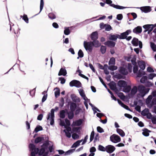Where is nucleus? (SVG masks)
<instances>
[{
	"mask_svg": "<svg viewBox=\"0 0 156 156\" xmlns=\"http://www.w3.org/2000/svg\"><path fill=\"white\" fill-rule=\"evenodd\" d=\"M49 144V141H46L41 145L40 149L38 148V154L39 156H47L48 155L49 153L48 147Z\"/></svg>",
	"mask_w": 156,
	"mask_h": 156,
	"instance_id": "nucleus-1",
	"label": "nucleus"
},
{
	"mask_svg": "<svg viewBox=\"0 0 156 156\" xmlns=\"http://www.w3.org/2000/svg\"><path fill=\"white\" fill-rule=\"evenodd\" d=\"M138 89L140 95L142 98H143L146 94L148 93L150 90L149 88H146L144 86L142 85L138 86Z\"/></svg>",
	"mask_w": 156,
	"mask_h": 156,
	"instance_id": "nucleus-2",
	"label": "nucleus"
},
{
	"mask_svg": "<svg viewBox=\"0 0 156 156\" xmlns=\"http://www.w3.org/2000/svg\"><path fill=\"white\" fill-rule=\"evenodd\" d=\"M84 47L87 51L92 52L93 50V46L91 41L87 42L84 41L83 43Z\"/></svg>",
	"mask_w": 156,
	"mask_h": 156,
	"instance_id": "nucleus-3",
	"label": "nucleus"
},
{
	"mask_svg": "<svg viewBox=\"0 0 156 156\" xmlns=\"http://www.w3.org/2000/svg\"><path fill=\"white\" fill-rule=\"evenodd\" d=\"M110 140L113 143H116L121 141V138L119 136L115 134H113L110 137Z\"/></svg>",
	"mask_w": 156,
	"mask_h": 156,
	"instance_id": "nucleus-4",
	"label": "nucleus"
},
{
	"mask_svg": "<svg viewBox=\"0 0 156 156\" xmlns=\"http://www.w3.org/2000/svg\"><path fill=\"white\" fill-rule=\"evenodd\" d=\"M69 85L70 87L75 86L76 87L79 88L81 87L82 84L80 81L73 80L69 83Z\"/></svg>",
	"mask_w": 156,
	"mask_h": 156,
	"instance_id": "nucleus-5",
	"label": "nucleus"
},
{
	"mask_svg": "<svg viewBox=\"0 0 156 156\" xmlns=\"http://www.w3.org/2000/svg\"><path fill=\"white\" fill-rule=\"evenodd\" d=\"M131 31L130 30H127L125 32H123L121 34V35L119 36V38L120 39H126L128 35L130 34Z\"/></svg>",
	"mask_w": 156,
	"mask_h": 156,
	"instance_id": "nucleus-6",
	"label": "nucleus"
},
{
	"mask_svg": "<svg viewBox=\"0 0 156 156\" xmlns=\"http://www.w3.org/2000/svg\"><path fill=\"white\" fill-rule=\"evenodd\" d=\"M106 151L109 154L112 153L115 149V148L113 146L108 145L106 146Z\"/></svg>",
	"mask_w": 156,
	"mask_h": 156,
	"instance_id": "nucleus-7",
	"label": "nucleus"
},
{
	"mask_svg": "<svg viewBox=\"0 0 156 156\" xmlns=\"http://www.w3.org/2000/svg\"><path fill=\"white\" fill-rule=\"evenodd\" d=\"M109 85L112 90H114L116 93L120 91V89H119L116 87V84L114 82H112V83H110Z\"/></svg>",
	"mask_w": 156,
	"mask_h": 156,
	"instance_id": "nucleus-8",
	"label": "nucleus"
},
{
	"mask_svg": "<svg viewBox=\"0 0 156 156\" xmlns=\"http://www.w3.org/2000/svg\"><path fill=\"white\" fill-rule=\"evenodd\" d=\"M140 9L141 11L145 13H148L151 11V9L149 6H145L141 7Z\"/></svg>",
	"mask_w": 156,
	"mask_h": 156,
	"instance_id": "nucleus-9",
	"label": "nucleus"
},
{
	"mask_svg": "<svg viewBox=\"0 0 156 156\" xmlns=\"http://www.w3.org/2000/svg\"><path fill=\"white\" fill-rule=\"evenodd\" d=\"M104 44L110 48L114 47L115 45V42L111 41H108L105 42Z\"/></svg>",
	"mask_w": 156,
	"mask_h": 156,
	"instance_id": "nucleus-10",
	"label": "nucleus"
},
{
	"mask_svg": "<svg viewBox=\"0 0 156 156\" xmlns=\"http://www.w3.org/2000/svg\"><path fill=\"white\" fill-rule=\"evenodd\" d=\"M119 71L120 73L124 75H126L128 73L127 69L123 67H119Z\"/></svg>",
	"mask_w": 156,
	"mask_h": 156,
	"instance_id": "nucleus-11",
	"label": "nucleus"
},
{
	"mask_svg": "<svg viewBox=\"0 0 156 156\" xmlns=\"http://www.w3.org/2000/svg\"><path fill=\"white\" fill-rule=\"evenodd\" d=\"M118 85L120 87H124L127 85V82L123 80H119L118 82Z\"/></svg>",
	"mask_w": 156,
	"mask_h": 156,
	"instance_id": "nucleus-12",
	"label": "nucleus"
},
{
	"mask_svg": "<svg viewBox=\"0 0 156 156\" xmlns=\"http://www.w3.org/2000/svg\"><path fill=\"white\" fill-rule=\"evenodd\" d=\"M133 32L136 34H138L141 33L142 28L141 26H138L135 28L133 30Z\"/></svg>",
	"mask_w": 156,
	"mask_h": 156,
	"instance_id": "nucleus-13",
	"label": "nucleus"
},
{
	"mask_svg": "<svg viewBox=\"0 0 156 156\" xmlns=\"http://www.w3.org/2000/svg\"><path fill=\"white\" fill-rule=\"evenodd\" d=\"M98 33L97 31L93 32L90 35V38L92 41L97 40L98 38Z\"/></svg>",
	"mask_w": 156,
	"mask_h": 156,
	"instance_id": "nucleus-14",
	"label": "nucleus"
},
{
	"mask_svg": "<svg viewBox=\"0 0 156 156\" xmlns=\"http://www.w3.org/2000/svg\"><path fill=\"white\" fill-rule=\"evenodd\" d=\"M119 35L118 34H115L112 35L110 34L109 36V39L110 40L113 41H116L117 38H119Z\"/></svg>",
	"mask_w": 156,
	"mask_h": 156,
	"instance_id": "nucleus-15",
	"label": "nucleus"
},
{
	"mask_svg": "<svg viewBox=\"0 0 156 156\" xmlns=\"http://www.w3.org/2000/svg\"><path fill=\"white\" fill-rule=\"evenodd\" d=\"M91 42H92L93 46L95 48H98L101 46V43L97 40H93Z\"/></svg>",
	"mask_w": 156,
	"mask_h": 156,
	"instance_id": "nucleus-16",
	"label": "nucleus"
},
{
	"mask_svg": "<svg viewBox=\"0 0 156 156\" xmlns=\"http://www.w3.org/2000/svg\"><path fill=\"white\" fill-rule=\"evenodd\" d=\"M67 73V71L65 69L61 68L60 70L58 73V75L59 76H61L62 75L65 76L66 75Z\"/></svg>",
	"mask_w": 156,
	"mask_h": 156,
	"instance_id": "nucleus-17",
	"label": "nucleus"
},
{
	"mask_svg": "<svg viewBox=\"0 0 156 156\" xmlns=\"http://www.w3.org/2000/svg\"><path fill=\"white\" fill-rule=\"evenodd\" d=\"M77 107V105L75 103L71 102L70 105V111L74 112Z\"/></svg>",
	"mask_w": 156,
	"mask_h": 156,
	"instance_id": "nucleus-18",
	"label": "nucleus"
},
{
	"mask_svg": "<svg viewBox=\"0 0 156 156\" xmlns=\"http://www.w3.org/2000/svg\"><path fill=\"white\" fill-rule=\"evenodd\" d=\"M55 111V110L52 108L51 109L50 111V113H49L47 115V120H49L50 119V117H54V112Z\"/></svg>",
	"mask_w": 156,
	"mask_h": 156,
	"instance_id": "nucleus-19",
	"label": "nucleus"
},
{
	"mask_svg": "<svg viewBox=\"0 0 156 156\" xmlns=\"http://www.w3.org/2000/svg\"><path fill=\"white\" fill-rule=\"evenodd\" d=\"M71 130V128L70 127H69L66 129H64L63 130L64 132H65L66 134V136L69 138H70L71 136V134L69 133V131H70Z\"/></svg>",
	"mask_w": 156,
	"mask_h": 156,
	"instance_id": "nucleus-20",
	"label": "nucleus"
},
{
	"mask_svg": "<svg viewBox=\"0 0 156 156\" xmlns=\"http://www.w3.org/2000/svg\"><path fill=\"white\" fill-rule=\"evenodd\" d=\"M79 93L80 95L82 97L83 99L86 101L88 99L86 96L83 90L82 89H80L79 91Z\"/></svg>",
	"mask_w": 156,
	"mask_h": 156,
	"instance_id": "nucleus-21",
	"label": "nucleus"
},
{
	"mask_svg": "<svg viewBox=\"0 0 156 156\" xmlns=\"http://www.w3.org/2000/svg\"><path fill=\"white\" fill-rule=\"evenodd\" d=\"M71 98L73 101L75 102H79L80 101V98L76 96L75 95H71Z\"/></svg>",
	"mask_w": 156,
	"mask_h": 156,
	"instance_id": "nucleus-22",
	"label": "nucleus"
},
{
	"mask_svg": "<svg viewBox=\"0 0 156 156\" xmlns=\"http://www.w3.org/2000/svg\"><path fill=\"white\" fill-rule=\"evenodd\" d=\"M110 6L112 7L115 9H122L127 8L126 7H124L118 5H115L114 4H112V5H110Z\"/></svg>",
	"mask_w": 156,
	"mask_h": 156,
	"instance_id": "nucleus-23",
	"label": "nucleus"
},
{
	"mask_svg": "<svg viewBox=\"0 0 156 156\" xmlns=\"http://www.w3.org/2000/svg\"><path fill=\"white\" fill-rule=\"evenodd\" d=\"M131 88V86L130 85H127L123 87L122 91L125 93H128L130 91Z\"/></svg>",
	"mask_w": 156,
	"mask_h": 156,
	"instance_id": "nucleus-24",
	"label": "nucleus"
},
{
	"mask_svg": "<svg viewBox=\"0 0 156 156\" xmlns=\"http://www.w3.org/2000/svg\"><path fill=\"white\" fill-rule=\"evenodd\" d=\"M44 140V137L39 136L37 137L35 140L34 142L36 144H37Z\"/></svg>",
	"mask_w": 156,
	"mask_h": 156,
	"instance_id": "nucleus-25",
	"label": "nucleus"
},
{
	"mask_svg": "<svg viewBox=\"0 0 156 156\" xmlns=\"http://www.w3.org/2000/svg\"><path fill=\"white\" fill-rule=\"evenodd\" d=\"M143 132H142L143 135L145 136H148L149 135V133L151 132V131L147 129L146 128H144L143 130Z\"/></svg>",
	"mask_w": 156,
	"mask_h": 156,
	"instance_id": "nucleus-26",
	"label": "nucleus"
},
{
	"mask_svg": "<svg viewBox=\"0 0 156 156\" xmlns=\"http://www.w3.org/2000/svg\"><path fill=\"white\" fill-rule=\"evenodd\" d=\"M139 41L137 38L134 37L132 40L131 43L134 46H136L138 45Z\"/></svg>",
	"mask_w": 156,
	"mask_h": 156,
	"instance_id": "nucleus-27",
	"label": "nucleus"
},
{
	"mask_svg": "<svg viewBox=\"0 0 156 156\" xmlns=\"http://www.w3.org/2000/svg\"><path fill=\"white\" fill-rule=\"evenodd\" d=\"M83 140V139H82L80 140H78L77 141L73 144L72 145L71 147H77L80 145V143Z\"/></svg>",
	"mask_w": 156,
	"mask_h": 156,
	"instance_id": "nucleus-28",
	"label": "nucleus"
},
{
	"mask_svg": "<svg viewBox=\"0 0 156 156\" xmlns=\"http://www.w3.org/2000/svg\"><path fill=\"white\" fill-rule=\"evenodd\" d=\"M152 98V96L151 95H149L147 98L146 99V104L147 105L148 107L149 106V105L151 103V100Z\"/></svg>",
	"mask_w": 156,
	"mask_h": 156,
	"instance_id": "nucleus-29",
	"label": "nucleus"
},
{
	"mask_svg": "<svg viewBox=\"0 0 156 156\" xmlns=\"http://www.w3.org/2000/svg\"><path fill=\"white\" fill-rule=\"evenodd\" d=\"M116 131L117 133L122 137H123L125 136V133L122 129L117 128L116 129Z\"/></svg>",
	"mask_w": 156,
	"mask_h": 156,
	"instance_id": "nucleus-30",
	"label": "nucleus"
},
{
	"mask_svg": "<svg viewBox=\"0 0 156 156\" xmlns=\"http://www.w3.org/2000/svg\"><path fill=\"white\" fill-rule=\"evenodd\" d=\"M138 90V87L136 86H134L133 87L132 89L131 90V93L132 94H135Z\"/></svg>",
	"mask_w": 156,
	"mask_h": 156,
	"instance_id": "nucleus-31",
	"label": "nucleus"
},
{
	"mask_svg": "<svg viewBox=\"0 0 156 156\" xmlns=\"http://www.w3.org/2000/svg\"><path fill=\"white\" fill-rule=\"evenodd\" d=\"M138 64L140 68V69L142 70H143L145 69V65L144 62H140L138 63Z\"/></svg>",
	"mask_w": 156,
	"mask_h": 156,
	"instance_id": "nucleus-32",
	"label": "nucleus"
},
{
	"mask_svg": "<svg viewBox=\"0 0 156 156\" xmlns=\"http://www.w3.org/2000/svg\"><path fill=\"white\" fill-rule=\"evenodd\" d=\"M56 90L55 92V96L56 98L58 97L59 96L60 93V90L59 88L57 87H55L54 90Z\"/></svg>",
	"mask_w": 156,
	"mask_h": 156,
	"instance_id": "nucleus-33",
	"label": "nucleus"
},
{
	"mask_svg": "<svg viewBox=\"0 0 156 156\" xmlns=\"http://www.w3.org/2000/svg\"><path fill=\"white\" fill-rule=\"evenodd\" d=\"M83 122V120L81 119H79L74 122L75 125L76 126H79L81 125Z\"/></svg>",
	"mask_w": 156,
	"mask_h": 156,
	"instance_id": "nucleus-34",
	"label": "nucleus"
},
{
	"mask_svg": "<svg viewBox=\"0 0 156 156\" xmlns=\"http://www.w3.org/2000/svg\"><path fill=\"white\" fill-rule=\"evenodd\" d=\"M115 60L114 57H112L110 58L108 62V65H114L115 64Z\"/></svg>",
	"mask_w": 156,
	"mask_h": 156,
	"instance_id": "nucleus-35",
	"label": "nucleus"
},
{
	"mask_svg": "<svg viewBox=\"0 0 156 156\" xmlns=\"http://www.w3.org/2000/svg\"><path fill=\"white\" fill-rule=\"evenodd\" d=\"M156 105V98H154L152 100L150 104L149 105L148 107L151 108L154 105Z\"/></svg>",
	"mask_w": 156,
	"mask_h": 156,
	"instance_id": "nucleus-36",
	"label": "nucleus"
},
{
	"mask_svg": "<svg viewBox=\"0 0 156 156\" xmlns=\"http://www.w3.org/2000/svg\"><path fill=\"white\" fill-rule=\"evenodd\" d=\"M38 148H36L34 150L31 151L30 156H35L36 154H38Z\"/></svg>",
	"mask_w": 156,
	"mask_h": 156,
	"instance_id": "nucleus-37",
	"label": "nucleus"
},
{
	"mask_svg": "<svg viewBox=\"0 0 156 156\" xmlns=\"http://www.w3.org/2000/svg\"><path fill=\"white\" fill-rule=\"evenodd\" d=\"M74 116V112L70 111L68 113V117L69 119H71L73 118Z\"/></svg>",
	"mask_w": 156,
	"mask_h": 156,
	"instance_id": "nucleus-38",
	"label": "nucleus"
},
{
	"mask_svg": "<svg viewBox=\"0 0 156 156\" xmlns=\"http://www.w3.org/2000/svg\"><path fill=\"white\" fill-rule=\"evenodd\" d=\"M106 46H103V45H101V48H100V51L101 53L102 54H104L106 51Z\"/></svg>",
	"mask_w": 156,
	"mask_h": 156,
	"instance_id": "nucleus-39",
	"label": "nucleus"
},
{
	"mask_svg": "<svg viewBox=\"0 0 156 156\" xmlns=\"http://www.w3.org/2000/svg\"><path fill=\"white\" fill-rule=\"evenodd\" d=\"M60 117L62 119H64L65 117V111L64 110H62L59 112Z\"/></svg>",
	"mask_w": 156,
	"mask_h": 156,
	"instance_id": "nucleus-40",
	"label": "nucleus"
},
{
	"mask_svg": "<svg viewBox=\"0 0 156 156\" xmlns=\"http://www.w3.org/2000/svg\"><path fill=\"white\" fill-rule=\"evenodd\" d=\"M44 3L43 0H41L40 5V11L38 13L35 15V16H36V15L39 14L41 12L42 10L43 9V8L44 7Z\"/></svg>",
	"mask_w": 156,
	"mask_h": 156,
	"instance_id": "nucleus-41",
	"label": "nucleus"
},
{
	"mask_svg": "<svg viewBox=\"0 0 156 156\" xmlns=\"http://www.w3.org/2000/svg\"><path fill=\"white\" fill-rule=\"evenodd\" d=\"M147 77L146 76H143L140 79V82L141 83H144L147 81Z\"/></svg>",
	"mask_w": 156,
	"mask_h": 156,
	"instance_id": "nucleus-42",
	"label": "nucleus"
},
{
	"mask_svg": "<svg viewBox=\"0 0 156 156\" xmlns=\"http://www.w3.org/2000/svg\"><path fill=\"white\" fill-rule=\"evenodd\" d=\"M145 73L142 70H139L137 74V77H140L142 75H144Z\"/></svg>",
	"mask_w": 156,
	"mask_h": 156,
	"instance_id": "nucleus-43",
	"label": "nucleus"
},
{
	"mask_svg": "<svg viewBox=\"0 0 156 156\" xmlns=\"http://www.w3.org/2000/svg\"><path fill=\"white\" fill-rule=\"evenodd\" d=\"M21 18H23V19L27 23H28L29 22L28 19L27 17V15L24 14L23 16H22V15L20 16Z\"/></svg>",
	"mask_w": 156,
	"mask_h": 156,
	"instance_id": "nucleus-44",
	"label": "nucleus"
},
{
	"mask_svg": "<svg viewBox=\"0 0 156 156\" xmlns=\"http://www.w3.org/2000/svg\"><path fill=\"white\" fill-rule=\"evenodd\" d=\"M148 112L149 109L148 108H145L141 112V114L143 116H146Z\"/></svg>",
	"mask_w": 156,
	"mask_h": 156,
	"instance_id": "nucleus-45",
	"label": "nucleus"
},
{
	"mask_svg": "<svg viewBox=\"0 0 156 156\" xmlns=\"http://www.w3.org/2000/svg\"><path fill=\"white\" fill-rule=\"evenodd\" d=\"M75 149H70L69 150L65 152L64 155H70L73 153V152L74 151H75Z\"/></svg>",
	"mask_w": 156,
	"mask_h": 156,
	"instance_id": "nucleus-46",
	"label": "nucleus"
},
{
	"mask_svg": "<svg viewBox=\"0 0 156 156\" xmlns=\"http://www.w3.org/2000/svg\"><path fill=\"white\" fill-rule=\"evenodd\" d=\"M108 69L110 70L114 71L116 70L117 69V67L113 65H110L108 67Z\"/></svg>",
	"mask_w": 156,
	"mask_h": 156,
	"instance_id": "nucleus-47",
	"label": "nucleus"
},
{
	"mask_svg": "<svg viewBox=\"0 0 156 156\" xmlns=\"http://www.w3.org/2000/svg\"><path fill=\"white\" fill-rule=\"evenodd\" d=\"M105 29L106 31H109L112 30L111 26L109 24H105Z\"/></svg>",
	"mask_w": 156,
	"mask_h": 156,
	"instance_id": "nucleus-48",
	"label": "nucleus"
},
{
	"mask_svg": "<svg viewBox=\"0 0 156 156\" xmlns=\"http://www.w3.org/2000/svg\"><path fill=\"white\" fill-rule=\"evenodd\" d=\"M106 147H105L103 146L100 145L98 146V150L102 151H106Z\"/></svg>",
	"mask_w": 156,
	"mask_h": 156,
	"instance_id": "nucleus-49",
	"label": "nucleus"
},
{
	"mask_svg": "<svg viewBox=\"0 0 156 156\" xmlns=\"http://www.w3.org/2000/svg\"><path fill=\"white\" fill-rule=\"evenodd\" d=\"M43 130L42 127L39 125L37 126L34 129V131L36 133H37L39 131L42 130Z\"/></svg>",
	"mask_w": 156,
	"mask_h": 156,
	"instance_id": "nucleus-50",
	"label": "nucleus"
},
{
	"mask_svg": "<svg viewBox=\"0 0 156 156\" xmlns=\"http://www.w3.org/2000/svg\"><path fill=\"white\" fill-rule=\"evenodd\" d=\"M29 148L30 151H34L36 148L35 147V145L33 144H30L29 145Z\"/></svg>",
	"mask_w": 156,
	"mask_h": 156,
	"instance_id": "nucleus-51",
	"label": "nucleus"
},
{
	"mask_svg": "<svg viewBox=\"0 0 156 156\" xmlns=\"http://www.w3.org/2000/svg\"><path fill=\"white\" fill-rule=\"evenodd\" d=\"M145 84V86L147 87H150L154 85L153 83L148 81L146 82Z\"/></svg>",
	"mask_w": 156,
	"mask_h": 156,
	"instance_id": "nucleus-52",
	"label": "nucleus"
},
{
	"mask_svg": "<svg viewBox=\"0 0 156 156\" xmlns=\"http://www.w3.org/2000/svg\"><path fill=\"white\" fill-rule=\"evenodd\" d=\"M96 17H93L91 19H88L86 20L85 21L83 22L85 24H88L89 23L92 21H93V19L95 18Z\"/></svg>",
	"mask_w": 156,
	"mask_h": 156,
	"instance_id": "nucleus-53",
	"label": "nucleus"
},
{
	"mask_svg": "<svg viewBox=\"0 0 156 156\" xmlns=\"http://www.w3.org/2000/svg\"><path fill=\"white\" fill-rule=\"evenodd\" d=\"M49 18L51 20L55 19L56 18L55 15L52 13H49L48 15Z\"/></svg>",
	"mask_w": 156,
	"mask_h": 156,
	"instance_id": "nucleus-54",
	"label": "nucleus"
},
{
	"mask_svg": "<svg viewBox=\"0 0 156 156\" xmlns=\"http://www.w3.org/2000/svg\"><path fill=\"white\" fill-rule=\"evenodd\" d=\"M156 76V74L154 73H150L148 76V78L150 80H152L154 77Z\"/></svg>",
	"mask_w": 156,
	"mask_h": 156,
	"instance_id": "nucleus-55",
	"label": "nucleus"
},
{
	"mask_svg": "<svg viewBox=\"0 0 156 156\" xmlns=\"http://www.w3.org/2000/svg\"><path fill=\"white\" fill-rule=\"evenodd\" d=\"M78 56L80 57V58H82L83 57V53L81 49L79 50L78 53Z\"/></svg>",
	"mask_w": 156,
	"mask_h": 156,
	"instance_id": "nucleus-56",
	"label": "nucleus"
},
{
	"mask_svg": "<svg viewBox=\"0 0 156 156\" xmlns=\"http://www.w3.org/2000/svg\"><path fill=\"white\" fill-rule=\"evenodd\" d=\"M70 33V31L68 27L65 28L64 30V33L66 35H68Z\"/></svg>",
	"mask_w": 156,
	"mask_h": 156,
	"instance_id": "nucleus-57",
	"label": "nucleus"
},
{
	"mask_svg": "<svg viewBox=\"0 0 156 156\" xmlns=\"http://www.w3.org/2000/svg\"><path fill=\"white\" fill-rule=\"evenodd\" d=\"M151 47L154 51H156V45L152 42H151Z\"/></svg>",
	"mask_w": 156,
	"mask_h": 156,
	"instance_id": "nucleus-58",
	"label": "nucleus"
},
{
	"mask_svg": "<svg viewBox=\"0 0 156 156\" xmlns=\"http://www.w3.org/2000/svg\"><path fill=\"white\" fill-rule=\"evenodd\" d=\"M94 136V131H93L91 133L90 137V142L92 141L93 139Z\"/></svg>",
	"mask_w": 156,
	"mask_h": 156,
	"instance_id": "nucleus-59",
	"label": "nucleus"
},
{
	"mask_svg": "<svg viewBox=\"0 0 156 156\" xmlns=\"http://www.w3.org/2000/svg\"><path fill=\"white\" fill-rule=\"evenodd\" d=\"M72 137L74 140H76L79 139V136L76 133H74L72 135Z\"/></svg>",
	"mask_w": 156,
	"mask_h": 156,
	"instance_id": "nucleus-60",
	"label": "nucleus"
},
{
	"mask_svg": "<svg viewBox=\"0 0 156 156\" xmlns=\"http://www.w3.org/2000/svg\"><path fill=\"white\" fill-rule=\"evenodd\" d=\"M138 67L136 65L134 66H133V71L134 73H137L138 70Z\"/></svg>",
	"mask_w": 156,
	"mask_h": 156,
	"instance_id": "nucleus-61",
	"label": "nucleus"
},
{
	"mask_svg": "<svg viewBox=\"0 0 156 156\" xmlns=\"http://www.w3.org/2000/svg\"><path fill=\"white\" fill-rule=\"evenodd\" d=\"M123 16L122 14H118L117 15L116 19L119 20H121Z\"/></svg>",
	"mask_w": 156,
	"mask_h": 156,
	"instance_id": "nucleus-62",
	"label": "nucleus"
},
{
	"mask_svg": "<svg viewBox=\"0 0 156 156\" xmlns=\"http://www.w3.org/2000/svg\"><path fill=\"white\" fill-rule=\"evenodd\" d=\"M97 129L98 132L100 133H102L104 132V129L100 126H98Z\"/></svg>",
	"mask_w": 156,
	"mask_h": 156,
	"instance_id": "nucleus-63",
	"label": "nucleus"
},
{
	"mask_svg": "<svg viewBox=\"0 0 156 156\" xmlns=\"http://www.w3.org/2000/svg\"><path fill=\"white\" fill-rule=\"evenodd\" d=\"M35 88L33 89L32 90H31L30 91V95L32 97H33L35 95Z\"/></svg>",
	"mask_w": 156,
	"mask_h": 156,
	"instance_id": "nucleus-64",
	"label": "nucleus"
}]
</instances>
